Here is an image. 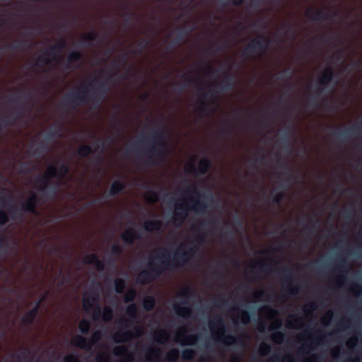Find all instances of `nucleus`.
Wrapping results in <instances>:
<instances>
[{
  "mask_svg": "<svg viewBox=\"0 0 362 362\" xmlns=\"http://www.w3.org/2000/svg\"><path fill=\"white\" fill-rule=\"evenodd\" d=\"M178 356V351L176 350H172L168 355L170 360H175Z\"/></svg>",
  "mask_w": 362,
  "mask_h": 362,
  "instance_id": "nucleus-33",
  "label": "nucleus"
},
{
  "mask_svg": "<svg viewBox=\"0 0 362 362\" xmlns=\"http://www.w3.org/2000/svg\"><path fill=\"white\" fill-rule=\"evenodd\" d=\"M100 334L99 332H96L93 334L92 339L87 341L83 337L76 336L72 341L71 344L75 346H78L82 349H90L93 344H95L100 338Z\"/></svg>",
  "mask_w": 362,
  "mask_h": 362,
  "instance_id": "nucleus-2",
  "label": "nucleus"
},
{
  "mask_svg": "<svg viewBox=\"0 0 362 362\" xmlns=\"http://www.w3.org/2000/svg\"><path fill=\"white\" fill-rule=\"evenodd\" d=\"M269 351V346L265 344H262L259 346V352L262 355L267 354Z\"/></svg>",
  "mask_w": 362,
  "mask_h": 362,
  "instance_id": "nucleus-29",
  "label": "nucleus"
},
{
  "mask_svg": "<svg viewBox=\"0 0 362 362\" xmlns=\"http://www.w3.org/2000/svg\"><path fill=\"white\" fill-rule=\"evenodd\" d=\"M154 305V299L151 297H146L144 300V307L146 310H151Z\"/></svg>",
  "mask_w": 362,
  "mask_h": 362,
  "instance_id": "nucleus-14",
  "label": "nucleus"
},
{
  "mask_svg": "<svg viewBox=\"0 0 362 362\" xmlns=\"http://www.w3.org/2000/svg\"><path fill=\"white\" fill-rule=\"evenodd\" d=\"M209 166V161L206 159H202L199 164V170L200 173H205Z\"/></svg>",
  "mask_w": 362,
  "mask_h": 362,
  "instance_id": "nucleus-15",
  "label": "nucleus"
},
{
  "mask_svg": "<svg viewBox=\"0 0 362 362\" xmlns=\"http://www.w3.org/2000/svg\"><path fill=\"white\" fill-rule=\"evenodd\" d=\"M72 59H77L79 57V54L78 53H74L70 56Z\"/></svg>",
  "mask_w": 362,
  "mask_h": 362,
  "instance_id": "nucleus-40",
  "label": "nucleus"
},
{
  "mask_svg": "<svg viewBox=\"0 0 362 362\" xmlns=\"http://www.w3.org/2000/svg\"><path fill=\"white\" fill-rule=\"evenodd\" d=\"M276 325L274 327V328L278 327L279 326H280V325H281V322H279V321H276Z\"/></svg>",
  "mask_w": 362,
  "mask_h": 362,
  "instance_id": "nucleus-41",
  "label": "nucleus"
},
{
  "mask_svg": "<svg viewBox=\"0 0 362 362\" xmlns=\"http://www.w3.org/2000/svg\"><path fill=\"white\" fill-rule=\"evenodd\" d=\"M272 339L276 343H281L283 341V334L280 332H274L272 334Z\"/></svg>",
  "mask_w": 362,
  "mask_h": 362,
  "instance_id": "nucleus-25",
  "label": "nucleus"
},
{
  "mask_svg": "<svg viewBox=\"0 0 362 362\" xmlns=\"http://www.w3.org/2000/svg\"><path fill=\"white\" fill-rule=\"evenodd\" d=\"M120 250H121V249H120L119 246H118V245H115L112 247V252H114L115 254H118L120 252Z\"/></svg>",
  "mask_w": 362,
  "mask_h": 362,
  "instance_id": "nucleus-39",
  "label": "nucleus"
},
{
  "mask_svg": "<svg viewBox=\"0 0 362 362\" xmlns=\"http://www.w3.org/2000/svg\"><path fill=\"white\" fill-rule=\"evenodd\" d=\"M155 337L157 341L164 342L168 339V334L165 330H159L156 333Z\"/></svg>",
  "mask_w": 362,
  "mask_h": 362,
  "instance_id": "nucleus-13",
  "label": "nucleus"
},
{
  "mask_svg": "<svg viewBox=\"0 0 362 362\" xmlns=\"http://www.w3.org/2000/svg\"><path fill=\"white\" fill-rule=\"evenodd\" d=\"M124 287V282L122 280L117 279L115 281V288H116V291L118 293L122 292Z\"/></svg>",
  "mask_w": 362,
  "mask_h": 362,
  "instance_id": "nucleus-23",
  "label": "nucleus"
},
{
  "mask_svg": "<svg viewBox=\"0 0 362 362\" xmlns=\"http://www.w3.org/2000/svg\"><path fill=\"white\" fill-rule=\"evenodd\" d=\"M58 175L57 169L54 166H49L46 172V176L48 177L57 176Z\"/></svg>",
  "mask_w": 362,
  "mask_h": 362,
  "instance_id": "nucleus-17",
  "label": "nucleus"
},
{
  "mask_svg": "<svg viewBox=\"0 0 362 362\" xmlns=\"http://www.w3.org/2000/svg\"><path fill=\"white\" fill-rule=\"evenodd\" d=\"M97 362H109V357L107 354H99L96 359Z\"/></svg>",
  "mask_w": 362,
  "mask_h": 362,
  "instance_id": "nucleus-28",
  "label": "nucleus"
},
{
  "mask_svg": "<svg viewBox=\"0 0 362 362\" xmlns=\"http://www.w3.org/2000/svg\"><path fill=\"white\" fill-rule=\"evenodd\" d=\"M122 188V185L119 182H115L112 185V192L117 193Z\"/></svg>",
  "mask_w": 362,
  "mask_h": 362,
  "instance_id": "nucleus-26",
  "label": "nucleus"
},
{
  "mask_svg": "<svg viewBox=\"0 0 362 362\" xmlns=\"http://www.w3.org/2000/svg\"><path fill=\"white\" fill-rule=\"evenodd\" d=\"M6 219V214L4 211H0V223H4Z\"/></svg>",
  "mask_w": 362,
  "mask_h": 362,
  "instance_id": "nucleus-35",
  "label": "nucleus"
},
{
  "mask_svg": "<svg viewBox=\"0 0 362 362\" xmlns=\"http://www.w3.org/2000/svg\"><path fill=\"white\" fill-rule=\"evenodd\" d=\"M146 197V199L149 202H154L155 201L157 200V195L155 192H148L145 195Z\"/></svg>",
  "mask_w": 362,
  "mask_h": 362,
  "instance_id": "nucleus-22",
  "label": "nucleus"
},
{
  "mask_svg": "<svg viewBox=\"0 0 362 362\" xmlns=\"http://www.w3.org/2000/svg\"><path fill=\"white\" fill-rule=\"evenodd\" d=\"M194 353L192 350L187 349L183 352V357L185 358H189L192 357Z\"/></svg>",
  "mask_w": 362,
  "mask_h": 362,
  "instance_id": "nucleus-34",
  "label": "nucleus"
},
{
  "mask_svg": "<svg viewBox=\"0 0 362 362\" xmlns=\"http://www.w3.org/2000/svg\"><path fill=\"white\" fill-rule=\"evenodd\" d=\"M64 362H76V359L74 356L69 355L65 358Z\"/></svg>",
  "mask_w": 362,
  "mask_h": 362,
  "instance_id": "nucleus-38",
  "label": "nucleus"
},
{
  "mask_svg": "<svg viewBox=\"0 0 362 362\" xmlns=\"http://www.w3.org/2000/svg\"><path fill=\"white\" fill-rule=\"evenodd\" d=\"M132 336V334L131 333H125L122 335H120L119 333H117L116 334L115 336H114V339L116 341H125V340H127L128 339H129Z\"/></svg>",
  "mask_w": 362,
  "mask_h": 362,
  "instance_id": "nucleus-16",
  "label": "nucleus"
},
{
  "mask_svg": "<svg viewBox=\"0 0 362 362\" xmlns=\"http://www.w3.org/2000/svg\"><path fill=\"white\" fill-rule=\"evenodd\" d=\"M83 308L87 313H92L94 320H98L100 315V311L97 305L96 298L94 296L86 294L83 298Z\"/></svg>",
  "mask_w": 362,
  "mask_h": 362,
  "instance_id": "nucleus-1",
  "label": "nucleus"
},
{
  "mask_svg": "<svg viewBox=\"0 0 362 362\" xmlns=\"http://www.w3.org/2000/svg\"><path fill=\"white\" fill-rule=\"evenodd\" d=\"M267 314L269 318H273L276 315V312L270 308H266L262 310V315Z\"/></svg>",
  "mask_w": 362,
  "mask_h": 362,
  "instance_id": "nucleus-24",
  "label": "nucleus"
},
{
  "mask_svg": "<svg viewBox=\"0 0 362 362\" xmlns=\"http://www.w3.org/2000/svg\"><path fill=\"white\" fill-rule=\"evenodd\" d=\"M194 159H192L188 161L185 168L187 171L191 172V171L194 170Z\"/></svg>",
  "mask_w": 362,
  "mask_h": 362,
  "instance_id": "nucleus-32",
  "label": "nucleus"
},
{
  "mask_svg": "<svg viewBox=\"0 0 362 362\" xmlns=\"http://www.w3.org/2000/svg\"><path fill=\"white\" fill-rule=\"evenodd\" d=\"M293 318L294 317L293 316L290 317L288 322L291 327L296 328L298 327L301 324V322L298 321L296 324H292L291 321Z\"/></svg>",
  "mask_w": 362,
  "mask_h": 362,
  "instance_id": "nucleus-36",
  "label": "nucleus"
},
{
  "mask_svg": "<svg viewBox=\"0 0 362 362\" xmlns=\"http://www.w3.org/2000/svg\"><path fill=\"white\" fill-rule=\"evenodd\" d=\"M112 317V311L110 308H105L103 313V320L104 321H107L110 320Z\"/></svg>",
  "mask_w": 362,
  "mask_h": 362,
  "instance_id": "nucleus-20",
  "label": "nucleus"
},
{
  "mask_svg": "<svg viewBox=\"0 0 362 362\" xmlns=\"http://www.w3.org/2000/svg\"><path fill=\"white\" fill-rule=\"evenodd\" d=\"M332 76V70L329 69H325L320 78V82L324 84L328 83V81L331 79Z\"/></svg>",
  "mask_w": 362,
  "mask_h": 362,
  "instance_id": "nucleus-12",
  "label": "nucleus"
},
{
  "mask_svg": "<svg viewBox=\"0 0 362 362\" xmlns=\"http://www.w3.org/2000/svg\"><path fill=\"white\" fill-rule=\"evenodd\" d=\"M115 355L119 357L120 362H129L131 358V354L122 345L117 346L114 350Z\"/></svg>",
  "mask_w": 362,
  "mask_h": 362,
  "instance_id": "nucleus-6",
  "label": "nucleus"
},
{
  "mask_svg": "<svg viewBox=\"0 0 362 362\" xmlns=\"http://www.w3.org/2000/svg\"><path fill=\"white\" fill-rule=\"evenodd\" d=\"M135 296V291L133 290L129 291L125 295V301L128 302L134 299Z\"/></svg>",
  "mask_w": 362,
  "mask_h": 362,
  "instance_id": "nucleus-30",
  "label": "nucleus"
},
{
  "mask_svg": "<svg viewBox=\"0 0 362 362\" xmlns=\"http://www.w3.org/2000/svg\"><path fill=\"white\" fill-rule=\"evenodd\" d=\"M136 237V233L133 229H127L122 234L123 240L127 243H132Z\"/></svg>",
  "mask_w": 362,
  "mask_h": 362,
  "instance_id": "nucleus-9",
  "label": "nucleus"
},
{
  "mask_svg": "<svg viewBox=\"0 0 362 362\" xmlns=\"http://www.w3.org/2000/svg\"><path fill=\"white\" fill-rule=\"evenodd\" d=\"M322 322H323L324 324H327V322L325 321V320H324V319L322 320Z\"/></svg>",
  "mask_w": 362,
  "mask_h": 362,
  "instance_id": "nucleus-43",
  "label": "nucleus"
},
{
  "mask_svg": "<svg viewBox=\"0 0 362 362\" xmlns=\"http://www.w3.org/2000/svg\"><path fill=\"white\" fill-rule=\"evenodd\" d=\"M90 151V149L88 146H82L79 149V153L82 156L88 155Z\"/></svg>",
  "mask_w": 362,
  "mask_h": 362,
  "instance_id": "nucleus-31",
  "label": "nucleus"
},
{
  "mask_svg": "<svg viewBox=\"0 0 362 362\" xmlns=\"http://www.w3.org/2000/svg\"><path fill=\"white\" fill-rule=\"evenodd\" d=\"M168 264V259L165 257L154 258L149 264V269L151 272L158 273L164 269Z\"/></svg>",
  "mask_w": 362,
  "mask_h": 362,
  "instance_id": "nucleus-3",
  "label": "nucleus"
},
{
  "mask_svg": "<svg viewBox=\"0 0 362 362\" xmlns=\"http://www.w3.org/2000/svg\"><path fill=\"white\" fill-rule=\"evenodd\" d=\"M83 261L87 264H93L98 269H102L103 268V263L98 260L94 255H86Z\"/></svg>",
  "mask_w": 362,
  "mask_h": 362,
  "instance_id": "nucleus-7",
  "label": "nucleus"
},
{
  "mask_svg": "<svg viewBox=\"0 0 362 362\" xmlns=\"http://www.w3.org/2000/svg\"><path fill=\"white\" fill-rule=\"evenodd\" d=\"M187 214V209L186 207L183 208H179L178 206L175 208V221L178 222L177 223H180V222L183 220V218L185 217Z\"/></svg>",
  "mask_w": 362,
  "mask_h": 362,
  "instance_id": "nucleus-8",
  "label": "nucleus"
},
{
  "mask_svg": "<svg viewBox=\"0 0 362 362\" xmlns=\"http://www.w3.org/2000/svg\"><path fill=\"white\" fill-rule=\"evenodd\" d=\"M35 202V196L32 195L28 200L25 207L27 210L31 211L33 209L34 203Z\"/></svg>",
  "mask_w": 362,
  "mask_h": 362,
  "instance_id": "nucleus-18",
  "label": "nucleus"
},
{
  "mask_svg": "<svg viewBox=\"0 0 362 362\" xmlns=\"http://www.w3.org/2000/svg\"><path fill=\"white\" fill-rule=\"evenodd\" d=\"M59 175L60 177H62V176H63V173H59Z\"/></svg>",
  "mask_w": 362,
  "mask_h": 362,
  "instance_id": "nucleus-42",
  "label": "nucleus"
},
{
  "mask_svg": "<svg viewBox=\"0 0 362 362\" xmlns=\"http://www.w3.org/2000/svg\"><path fill=\"white\" fill-rule=\"evenodd\" d=\"M136 307L134 305H131L127 308V314L133 317L136 315Z\"/></svg>",
  "mask_w": 362,
  "mask_h": 362,
  "instance_id": "nucleus-27",
  "label": "nucleus"
},
{
  "mask_svg": "<svg viewBox=\"0 0 362 362\" xmlns=\"http://www.w3.org/2000/svg\"><path fill=\"white\" fill-rule=\"evenodd\" d=\"M146 275V272H141L139 276V280L142 282V283H144L147 281H148L150 279V278L147 279L146 280L144 279V276Z\"/></svg>",
  "mask_w": 362,
  "mask_h": 362,
  "instance_id": "nucleus-37",
  "label": "nucleus"
},
{
  "mask_svg": "<svg viewBox=\"0 0 362 362\" xmlns=\"http://www.w3.org/2000/svg\"><path fill=\"white\" fill-rule=\"evenodd\" d=\"M175 340L182 344H192L197 339L195 336L188 334L186 329H181L176 334Z\"/></svg>",
  "mask_w": 362,
  "mask_h": 362,
  "instance_id": "nucleus-4",
  "label": "nucleus"
},
{
  "mask_svg": "<svg viewBox=\"0 0 362 362\" xmlns=\"http://www.w3.org/2000/svg\"><path fill=\"white\" fill-rule=\"evenodd\" d=\"M36 310L33 309L29 313H28L23 318V321L25 323H30L35 315Z\"/></svg>",
  "mask_w": 362,
  "mask_h": 362,
  "instance_id": "nucleus-19",
  "label": "nucleus"
},
{
  "mask_svg": "<svg viewBox=\"0 0 362 362\" xmlns=\"http://www.w3.org/2000/svg\"><path fill=\"white\" fill-rule=\"evenodd\" d=\"M175 310L178 315L183 317L188 316L190 313V309L186 304L183 305H175Z\"/></svg>",
  "mask_w": 362,
  "mask_h": 362,
  "instance_id": "nucleus-10",
  "label": "nucleus"
},
{
  "mask_svg": "<svg viewBox=\"0 0 362 362\" xmlns=\"http://www.w3.org/2000/svg\"><path fill=\"white\" fill-rule=\"evenodd\" d=\"M211 333L216 339H221L223 335V323L220 320L211 322L209 325Z\"/></svg>",
  "mask_w": 362,
  "mask_h": 362,
  "instance_id": "nucleus-5",
  "label": "nucleus"
},
{
  "mask_svg": "<svg viewBox=\"0 0 362 362\" xmlns=\"http://www.w3.org/2000/svg\"><path fill=\"white\" fill-rule=\"evenodd\" d=\"M160 226V221L156 220H148L145 223V228L148 230L159 229Z\"/></svg>",
  "mask_w": 362,
  "mask_h": 362,
  "instance_id": "nucleus-11",
  "label": "nucleus"
},
{
  "mask_svg": "<svg viewBox=\"0 0 362 362\" xmlns=\"http://www.w3.org/2000/svg\"><path fill=\"white\" fill-rule=\"evenodd\" d=\"M79 329L83 333H86L89 329V323L86 320H82L79 324Z\"/></svg>",
  "mask_w": 362,
  "mask_h": 362,
  "instance_id": "nucleus-21",
  "label": "nucleus"
}]
</instances>
